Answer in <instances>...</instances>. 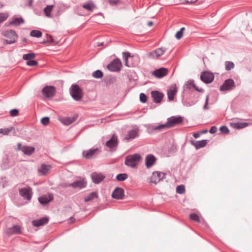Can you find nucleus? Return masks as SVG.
Returning a JSON list of instances; mask_svg holds the SVG:
<instances>
[{
  "label": "nucleus",
  "instance_id": "f257e3e1",
  "mask_svg": "<svg viewBox=\"0 0 252 252\" xmlns=\"http://www.w3.org/2000/svg\"><path fill=\"white\" fill-rule=\"evenodd\" d=\"M183 121V118L181 116H172L167 119L165 124L154 126L153 129L160 131L165 128H169L181 124Z\"/></svg>",
  "mask_w": 252,
  "mask_h": 252
},
{
  "label": "nucleus",
  "instance_id": "f03ea898",
  "mask_svg": "<svg viewBox=\"0 0 252 252\" xmlns=\"http://www.w3.org/2000/svg\"><path fill=\"white\" fill-rule=\"evenodd\" d=\"M69 93L73 98L76 101H80L83 97L82 89L77 84H72L70 88Z\"/></svg>",
  "mask_w": 252,
  "mask_h": 252
},
{
  "label": "nucleus",
  "instance_id": "7ed1b4c3",
  "mask_svg": "<svg viewBox=\"0 0 252 252\" xmlns=\"http://www.w3.org/2000/svg\"><path fill=\"white\" fill-rule=\"evenodd\" d=\"M141 159V156L138 154L129 155L126 158L125 164L128 166L135 168Z\"/></svg>",
  "mask_w": 252,
  "mask_h": 252
},
{
  "label": "nucleus",
  "instance_id": "20e7f679",
  "mask_svg": "<svg viewBox=\"0 0 252 252\" xmlns=\"http://www.w3.org/2000/svg\"><path fill=\"white\" fill-rule=\"evenodd\" d=\"M2 34L7 38V39L4 40V43L11 44L16 42V39L18 37L16 32L12 30L4 31Z\"/></svg>",
  "mask_w": 252,
  "mask_h": 252
},
{
  "label": "nucleus",
  "instance_id": "39448f33",
  "mask_svg": "<svg viewBox=\"0 0 252 252\" xmlns=\"http://www.w3.org/2000/svg\"><path fill=\"white\" fill-rule=\"evenodd\" d=\"M123 58L125 61V64L128 67H131L135 66L133 63H130L128 60H139V58L137 56H131L130 54L127 52L123 53Z\"/></svg>",
  "mask_w": 252,
  "mask_h": 252
},
{
  "label": "nucleus",
  "instance_id": "423d86ee",
  "mask_svg": "<svg viewBox=\"0 0 252 252\" xmlns=\"http://www.w3.org/2000/svg\"><path fill=\"white\" fill-rule=\"evenodd\" d=\"M122 63L119 59H114L107 66L108 69L112 72L120 71Z\"/></svg>",
  "mask_w": 252,
  "mask_h": 252
},
{
  "label": "nucleus",
  "instance_id": "0eeeda50",
  "mask_svg": "<svg viewBox=\"0 0 252 252\" xmlns=\"http://www.w3.org/2000/svg\"><path fill=\"white\" fill-rule=\"evenodd\" d=\"M166 174L163 172L155 171L151 177L150 183L157 184L165 178Z\"/></svg>",
  "mask_w": 252,
  "mask_h": 252
},
{
  "label": "nucleus",
  "instance_id": "6e6552de",
  "mask_svg": "<svg viewBox=\"0 0 252 252\" xmlns=\"http://www.w3.org/2000/svg\"><path fill=\"white\" fill-rule=\"evenodd\" d=\"M99 149L96 148L91 149L88 150L83 151L82 152L83 157L87 159H90L95 158L98 154Z\"/></svg>",
  "mask_w": 252,
  "mask_h": 252
},
{
  "label": "nucleus",
  "instance_id": "1a4fd4ad",
  "mask_svg": "<svg viewBox=\"0 0 252 252\" xmlns=\"http://www.w3.org/2000/svg\"><path fill=\"white\" fill-rule=\"evenodd\" d=\"M43 95L47 98L53 97L56 94V88L52 86H46L42 90Z\"/></svg>",
  "mask_w": 252,
  "mask_h": 252
},
{
  "label": "nucleus",
  "instance_id": "9d476101",
  "mask_svg": "<svg viewBox=\"0 0 252 252\" xmlns=\"http://www.w3.org/2000/svg\"><path fill=\"white\" fill-rule=\"evenodd\" d=\"M19 194L24 198L30 200L32 196V189L30 187L20 189L19 190Z\"/></svg>",
  "mask_w": 252,
  "mask_h": 252
},
{
  "label": "nucleus",
  "instance_id": "9b49d317",
  "mask_svg": "<svg viewBox=\"0 0 252 252\" xmlns=\"http://www.w3.org/2000/svg\"><path fill=\"white\" fill-rule=\"evenodd\" d=\"M235 87V83L233 79H228L225 80L223 84L220 86V90L221 91H229Z\"/></svg>",
  "mask_w": 252,
  "mask_h": 252
},
{
  "label": "nucleus",
  "instance_id": "f8f14e48",
  "mask_svg": "<svg viewBox=\"0 0 252 252\" xmlns=\"http://www.w3.org/2000/svg\"><path fill=\"white\" fill-rule=\"evenodd\" d=\"M111 196L116 199H123L125 196L124 189L120 187H116L112 192Z\"/></svg>",
  "mask_w": 252,
  "mask_h": 252
},
{
  "label": "nucleus",
  "instance_id": "ddd939ff",
  "mask_svg": "<svg viewBox=\"0 0 252 252\" xmlns=\"http://www.w3.org/2000/svg\"><path fill=\"white\" fill-rule=\"evenodd\" d=\"M214 79V74L208 71H204L202 72L200 75V79L206 84L211 83Z\"/></svg>",
  "mask_w": 252,
  "mask_h": 252
},
{
  "label": "nucleus",
  "instance_id": "4468645a",
  "mask_svg": "<svg viewBox=\"0 0 252 252\" xmlns=\"http://www.w3.org/2000/svg\"><path fill=\"white\" fill-rule=\"evenodd\" d=\"M91 177L94 183L98 184L105 179V176L101 173L94 172L91 174Z\"/></svg>",
  "mask_w": 252,
  "mask_h": 252
},
{
  "label": "nucleus",
  "instance_id": "2eb2a0df",
  "mask_svg": "<svg viewBox=\"0 0 252 252\" xmlns=\"http://www.w3.org/2000/svg\"><path fill=\"white\" fill-rule=\"evenodd\" d=\"M166 51V49L161 47L153 51L148 54V57L151 59H158Z\"/></svg>",
  "mask_w": 252,
  "mask_h": 252
},
{
  "label": "nucleus",
  "instance_id": "dca6fc26",
  "mask_svg": "<svg viewBox=\"0 0 252 252\" xmlns=\"http://www.w3.org/2000/svg\"><path fill=\"white\" fill-rule=\"evenodd\" d=\"M40 204L46 205L53 200V195L52 193L43 195L38 198Z\"/></svg>",
  "mask_w": 252,
  "mask_h": 252
},
{
  "label": "nucleus",
  "instance_id": "f3484780",
  "mask_svg": "<svg viewBox=\"0 0 252 252\" xmlns=\"http://www.w3.org/2000/svg\"><path fill=\"white\" fill-rule=\"evenodd\" d=\"M168 72V70L164 67H161L159 69L155 70L152 74L156 77L161 78L165 76Z\"/></svg>",
  "mask_w": 252,
  "mask_h": 252
},
{
  "label": "nucleus",
  "instance_id": "a211bd4d",
  "mask_svg": "<svg viewBox=\"0 0 252 252\" xmlns=\"http://www.w3.org/2000/svg\"><path fill=\"white\" fill-rule=\"evenodd\" d=\"M118 144V139L117 136L113 135L111 138L107 141L106 143V146L110 148L115 150Z\"/></svg>",
  "mask_w": 252,
  "mask_h": 252
},
{
  "label": "nucleus",
  "instance_id": "6ab92c4d",
  "mask_svg": "<svg viewBox=\"0 0 252 252\" xmlns=\"http://www.w3.org/2000/svg\"><path fill=\"white\" fill-rule=\"evenodd\" d=\"M151 96L154 102L159 103L161 102L164 94L158 91H153L151 92Z\"/></svg>",
  "mask_w": 252,
  "mask_h": 252
},
{
  "label": "nucleus",
  "instance_id": "aec40b11",
  "mask_svg": "<svg viewBox=\"0 0 252 252\" xmlns=\"http://www.w3.org/2000/svg\"><path fill=\"white\" fill-rule=\"evenodd\" d=\"M49 221L48 217H43L39 219L34 220L32 221V224L35 227H39L47 224Z\"/></svg>",
  "mask_w": 252,
  "mask_h": 252
},
{
  "label": "nucleus",
  "instance_id": "412c9836",
  "mask_svg": "<svg viewBox=\"0 0 252 252\" xmlns=\"http://www.w3.org/2000/svg\"><path fill=\"white\" fill-rule=\"evenodd\" d=\"M86 183L83 180H77L75 181L72 183L69 184L68 185H66L65 187H71L74 189H81L84 188L86 187Z\"/></svg>",
  "mask_w": 252,
  "mask_h": 252
},
{
  "label": "nucleus",
  "instance_id": "4be33fe9",
  "mask_svg": "<svg viewBox=\"0 0 252 252\" xmlns=\"http://www.w3.org/2000/svg\"><path fill=\"white\" fill-rule=\"evenodd\" d=\"M156 158L152 154H149L145 158V164L147 168L151 167L156 162Z\"/></svg>",
  "mask_w": 252,
  "mask_h": 252
},
{
  "label": "nucleus",
  "instance_id": "5701e85b",
  "mask_svg": "<svg viewBox=\"0 0 252 252\" xmlns=\"http://www.w3.org/2000/svg\"><path fill=\"white\" fill-rule=\"evenodd\" d=\"M6 233L9 235L14 234H20L22 233L21 227L18 225H13L11 227L7 229Z\"/></svg>",
  "mask_w": 252,
  "mask_h": 252
},
{
  "label": "nucleus",
  "instance_id": "b1692460",
  "mask_svg": "<svg viewBox=\"0 0 252 252\" xmlns=\"http://www.w3.org/2000/svg\"><path fill=\"white\" fill-rule=\"evenodd\" d=\"M207 140H202L200 141H190L191 144L194 146L196 149H199L200 148L204 147L207 144Z\"/></svg>",
  "mask_w": 252,
  "mask_h": 252
},
{
  "label": "nucleus",
  "instance_id": "393cba45",
  "mask_svg": "<svg viewBox=\"0 0 252 252\" xmlns=\"http://www.w3.org/2000/svg\"><path fill=\"white\" fill-rule=\"evenodd\" d=\"M138 136V130L136 129H132L129 131L126 135L125 140L129 141L134 139Z\"/></svg>",
  "mask_w": 252,
  "mask_h": 252
},
{
  "label": "nucleus",
  "instance_id": "a878e982",
  "mask_svg": "<svg viewBox=\"0 0 252 252\" xmlns=\"http://www.w3.org/2000/svg\"><path fill=\"white\" fill-rule=\"evenodd\" d=\"M177 92V89L175 85L172 86L170 89L167 91L168 99L169 101L173 100L174 96Z\"/></svg>",
  "mask_w": 252,
  "mask_h": 252
},
{
  "label": "nucleus",
  "instance_id": "bb28decb",
  "mask_svg": "<svg viewBox=\"0 0 252 252\" xmlns=\"http://www.w3.org/2000/svg\"><path fill=\"white\" fill-rule=\"evenodd\" d=\"M98 193L96 191L92 192L88 194L84 198V201L87 202L98 198Z\"/></svg>",
  "mask_w": 252,
  "mask_h": 252
},
{
  "label": "nucleus",
  "instance_id": "cd10ccee",
  "mask_svg": "<svg viewBox=\"0 0 252 252\" xmlns=\"http://www.w3.org/2000/svg\"><path fill=\"white\" fill-rule=\"evenodd\" d=\"M50 167L51 166L49 165L43 164L41 165L40 168L38 169V172H40L42 175H45L50 170Z\"/></svg>",
  "mask_w": 252,
  "mask_h": 252
},
{
  "label": "nucleus",
  "instance_id": "c85d7f7f",
  "mask_svg": "<svg viewBox=\"0 0 252 252\" xmlns=\"http://www.w3.org/2000/svg\"><path fill=\"white\" fill-rule=\"evenodd\" d=\"M34 148L31 146H23L22 148V152L26 155H31L34 151Z\"/></svg>",
  "mask_w": 252,
  "mask_h": 252
},
{
  "label": "nucleus",
  "instance_id": "c756f323",
  "mask_svg": "<svg viewBox=\"0 0 252 252\" xmlns=\"http://www.w3.org/2000/svg\"><path fill=\"white\" fill-rule=\"evenodd\" d=\"M82 7L88 11H93L96 7L92 1H90L82 5Z\"/></svg>",
  "mask_w": 252,
  "mask_h": 252
},
{
  "label": "nucleus",
  "instance_id": "7c9ffc66",
  "mask_svg": "<svg viewBox=\"0 0 252 252\" xmlns=\"http://www.w3.org/2000/svg\"><path fill=\"white\" fill-rule=\"evenodd\" d=\"M24 23V20L22 17L15 18L10 22V25L19 26Z\"/></svg>",
  "mask_w": 252,
  "mask_h": 252
},
{
  "label": "nucleus",
  "instance_id": "2f4dec72",
  "mask_svg": "<svg viewBox=\"0 0 252 252\" xmlns=\"http://www.w3.org/2000/svg\"><path fill=\"white\" fill-rule=\"evenodd\" d=\"M249 125L248 123H236L232 124L231 126L235 129H241L248 126Z\"/></svg>",
  "mask_w": 252,
  "mask_h": 252
},
{
  "label": "nucleus",
  "instance_id": "473e14b6",
  "mask_svg": "<svg viewBox=\"0 0 252 252\" xmlns=\"http://www.w3.org/2000/svg\"><path fill=\"white\" fill-rule=\"evenodd\" d=\"M61 121L63 124L68 126L74 121V119L70 117H64L62 118Z\"/></svg>",
  "mask_w": 252,
  "mask_h": 252
},
{
  "label": "nucleus",
  "instance_id": "72a5a7b5",
  "mask_svg": "<svg viewBox=\"0 0 252 252\" xmlns=\"http://www.w3.org/2000/svg\"><path fill=\"white\" fill-rule=\"evenodd\" d=\"M54 7L53 5H47L46 7H45L44 9V12L46 15V16L48 17H51V11L53 9V8Z\"/></svg>",
  "mask_w": 252,
  "mask_h": 252
},
{
  "label": "nucleus",
  "instance_id": "f704fd0d",
  "mask_svg": "<svg viewBox=\"0 0 252 252\" xmlns=\"http://www.w3.org/2000/svg\"><path fill=\"white\" fill-rule=\"evenodd\" d=\"M42 35V32L39 30H32L30 32V35L37 38L40 37Z\"/></svg>",
  "mask_w": 252,
  "mask_h": 252
},
{
  "label": "nucleus",
  "instance_id": "c9c22d12",
  "mask_svg": "<svg viewBox=\"0 0 252 252\" xmlns=\"http://www.w3.org/2000/svg\"><path fill=\"white\" fill-rule=\"evenodd\" d=\"M35 58V54L33 53L24 54L23 56V59L24 60L29 61Z\"/></svg>",
  "mask_w": 252,
  "mask_h": 252
},
{
  "label": "nucleus",
  "instance_id": "e433bc0d",
  "mask_svg": "<svg viewBox=\"0 0 252 252\" xmlns=\"http://www.w3.org/2000/svg\"><path fill=\"white\" fill-rule=\"evenodd\" d=\"M128 178V175L126 173L119 174L116 176V179L119 181H124Z\"/></svg>",
  "mask_w": 252,
  "mask_h": 252
},
{
  "label": "nucleus",
  "instance_id": "4c0bfd02",
  "mask_svg": "<svg viewBox=\"0 0 252 252\" xmlns=\"http://www.w3.org/2000/svg\"><path fill=\"white\" fill-rule=\"evenodd\" d=\"M103 72L100 70H97L94 71L92 76L95 78H101L103 77Z\"/></svg>",
  "mask_w": 252,
  "mask_h": 252
},
{
  "label": "nucleus",
  "instance_id": "58836bf2",
  "mask_svg": "<svg viewBox=\"0 0 252 252\" xmlns=\"http://www.w3.org/2000/svg\"><path fill=\"white\" fill-rule=\"evenodd\" d=\"M225 70L227 71H229L234 67V64L232 62L229 61H226L225 63Z\"/></svg>",
  "mask_w": 252,
  "mask_h": 252
},
{
  "label": "nucleus",
  "instance_id": "ea45409f",
  "mask_svg": "<svg viewBox=\"0 0 252 252\" xmlns=\"http://www.w3.org/2000/svg\"><path fill=\"white\" fill-rule=\"evenodd\" d=\"M189 219L193 221L199 222L200 219L197 214L195 213H192L189 215Z\"/></svg>",
  "mask_w": 252,
  "mask_h": 252
},
{
  "label": "nucleus",
  "instance_id": "a19ab883",
  "mask_svg": "<svg viewBox=\"0 0 252 252\" xmlns=\"http://www.w3.org/2000/svg\"><path fill=\"white\" fill-rule=\"evenodd\" d=\"M198 0H179V4H192L196 2Z\"/></svg>",
  "mask_w": 252,
  "mask_h": 252
},
{
  "label": "nucleus",
  "instance_id": "79ce46f5",
  "mask_svg": "<svg viewBox=\"0 0 252 252\" xmlns=\"http://www.w3.org/2000/svg\"><path fill=\"white\" fill-rule=\"evenodd\" d=\"M176 192L179 194H183L185 192V188L183 185L178 186L176 188Z\"/></svg>",
  "mask_w": 252,
  "mask_h": 252
},
{
  "label": "nucleus",
  "instance_id": "37998d69",
  "mask_svg": "<svg viewBox=\"0 0 252 252\" xmlns=\"http://www.w3.org/2000/svg\"><path fill=\"white\" fill-rule=\"evenodd\" d=\"M8 17V15L4 13H0V23L5 21Z\"/></svg>",
  "mask_w": 252,
  "mask_h": 252
},
{
  "label": "nucleus",
  "instance_id": "c03bdc74",
  "mask_svg": "<svg viewBox=\"0 0 252 252\" xmlns=\"http://www.w3.org/2000/svg\"><path fill=\"white\" fill-rule=\"evenodd\" d=\"M12 127H10V128H0V133H2L4 135L8 134L10 131L12 130Z\"/></svg>",
  "mask_w": 252,
  "mask_h": 252
},
{
  "label": "nucleus",
  "instance_id": "a18cd8bd",
  "mask_svg": "<svg viewBox=\"0 0 252 252\" xmlns=\"http://www.w3.org/2000/svg\"><path fill=\"white\" fill-rule=\"evenodd\" d=\"M37 64H38V63L37 61H36L35 60H29V61H27L26 63V64L27 65L31 66H34L37 65Z\"/></svg>",
  "mask_w": 252,
  "mask_h": 252
},
{
  "label": "nucleus",
  "instance_id": "49530a36",
  "mask_svg": "<svg viewBox=\"0 0 252 252\" xmlns=\"http://www.w3.org/2000/svg\"><path fill=\"white\" fill-rule=\"evenodd\" d=\"M193 85H194V81L190 80L187 82L186 84V88L187 89L190 90L191 87H192Z\"/></svg>",
  "mask_w": 252,
  "mask_h": 252
},
{
  "label": "nucleus",
  "instance_id": "de8ad7c7",
  "mask_svg": "<svg viewBox=\"0 0 252 252\" xmlns=\"http://www.w3.org/2000/svg\"><path fill=\"white\" fill-rule=\"evenodd\" d=\"M50 37V39H46L44 40L42 42H41V43L45 44L47 42L55 44L56 43V42L54 41V39L53 38V37L51 35L49 36Z\"/></svg>",
  "mask_w": 252,
  "mask_h": 252
},
{
  "label": "nucleus",
  "instance_id": "09e8293b",
  "mask_svg": "<svg viewBox=\"0 0 252 252\" xmlns=\"http://www.w3.org/2000/svg\"><path fill=\"white\" fill-rule=\"evenodd\" d=\"M108 3L112 6L117 5L121 3V0H108Z\"/></svg>",
  "mask_w": 252,
  "mask_h": 252
},
{
  "label": "nucleus",
  "instance_id": "8fccbe9b",
  "mask_svg": "<svg viewBox=\"0 0 252 252\" xmlns=\"http://www.w3.org/2000/svg\"><path fill=\"white\" fill-rule=\"evenodd\" d=\"M49 120L50 119L49 117H45L42 118L41 122L44 126H47L49 123Z\"/></svg>",
  "mask_w": 252,
  "mask_h": 252
},
{
  "label": "nucleus",
  "instance_id": "3c124183",
  "mask_svg": "<svg viewBox=\"0 0 252 252\" xmlns=\"http://www.w3.org/2000/svg\"><path fill=\"white\" fill-rule=\"evenodd\" d=\"M147 96L143 93L140 94V100L142 103H145L147 101Z\"/></svg>",
  "mask_w": 252,
  "mask_h": 252
},
{
  "label": "nucleus",
  "instance_id": "603ef678",
  "mask_svg": "<svg viewBox=\"0 0 252 252\" xmlns=\"http://www.w3.org/2000/svg\"><path fill=\"white\" fill-rule=\"evenodd\" d=\"M220 130L221 131V132L223 133H228L229 131L228 127L225 126H221L220 127Z\"/></svg>",
  "mask_w": 252,
  "mask_h": 252
},
{
  "label": "nucleus",
  "instance_id": "864d4df0",
  "mask_svg": "<svg viewBox=\"0 0 252 252\" xmlns=\"http://www.w3.org/2000/svg\"><path fill=\"white\" fill-rule=\"evenodd\" d=\"M19 111L16 109H13L10 111V114L12 117H15L18 115Z\"/></svg>",
  "mask_w": 252,
  "mask_h": 252
},
{
  "label": "nucleus",
  "instance_id": "5fc2aeb1",
  "mask_svg": "<svg viewBox=\"0 0 252 252\" xmlns=\"http://www.w3.org/2000/svg\"><path fill=\"white\" fill-rule=\"evenodd\" d=\"M209 95H207L206 99H205V103L203 106V109L204 110H207L208 109V101H209Z\"/></svg>",
  "mask_w": 252,
  "mask_h": 252
},
{
  "label": "nucleus",
  "instance_id": "6e6d98bb",
  "mask_svg": "<svg viewBox=\"0 0 252 252\" xmlns=\"http://www.w3.org/2000/svg\"><path fill=\"white\" fill-rule=\"evenodd\" d=\"M183 33L181 31H178L176 33L175 37L177 39H180L183 36Z\"/></svg>",
  "mask_w": 252,
  "mask_h": 252
},
{
  "label": "nucleus",
  "instance_id": "4d7b16f0",
  "mask_svg": "<svg viewBox=\"0 0 252 252\" xmlns=\"http://www.w3.org/2000/svg\"><path fill=\"white\" fill-rule=\"evenodd\" d=\"M217 128L216 126H212L210 130H209V132L212 133V134H213V133H215L217 132Z\"/></svg>",
  "mask_w": 252,
  "mask_h": 252
},
{
  "label": "nucleus",
  "instance_id": "13d9d810",
  "mask_svg": "<svg viewBox=\"0 0 252 252\" xmlns=\"http://www.w3.org/2000/svg\"><path fill=\"white\" fill-rule=\"evenodd\" d=\"M192 87L197 91L199 92H203L204 91L203 89L201 88H199L198 87H197L195 84L194 83V85H193Z\"/></svg>",
  "mask_w": 252,
  "mask_h": 252
},
{
  "label": "nucleus",
  "instance_id": "bf43d9fd",
  "mask_svg": "<svg viewBox=\"0 0 252 252\" xmlns=\"http://www.w3.org/2000/svg\"><path fill=\"white\" fill-rule=\"evenodd\" d=\"M200 134L198 132H196V133H194L193 134V136L195 138H197L199 137Z\"/></svg>",
  "mask_w": 252,
  "mask_h": 252
},
{
  "label": "nucleus",
  "instance_id": "052dcab7",
  "mask_svg": "<svg viewBox=\"0 0 252 252\" xmlns=\"http://www.w3.org/2000/svg\"><path fill=\"white\" fill-rule=\"evenodd\" d=\"M147 25L148 26H151L153 25V22L152 21H150L148 23Z\"/></svg>",
  "mask_w": 252,
  "mask_h": 252
},
{
  "label": "nucleus",
  "instance_id": "680f3d73",
  "mask_svg": "<svg viewBox=\"0 0 252 252\" xmlns=\"http://www.w3.org/2000/svg\"><path fill=\"white\" fill-rule=\"evenodd\" d=\"M185 30V28L184 27L182 28L179 31H181V32L183 33V31Z\"/></svg>",
  "mask_w": 252,
  "mask_h": 252
},
{
  "label": "nucleus",
  "instance_id": "e2e57ef3",
  "mask_svg": "<svg viewBox=\"0 0 252 252\" xmlns=\"http://www.w3.org/2000/svg\"><path fill=\"white\" fill-rule=\"evenodd\" d=\"M32 0H30L29 1V5L31 6L32 5Z\"/></svg>",
  "mask_w": 252,
  "mask_h": 252
},
{
  "label": "nucleus",
  "instance_id": "0e129e2a",
  "mask_svg": "<svg viewBox=\"0 0 252 252\" xmlns=\"http://www.w3.org/2000/svg\"><path fill=\"white\" fill-rule=\"evenodd\" d=\"M50 35H49L48 34H46V36H47V39H50V37H49V36H50Z\"/></svg>",
  "mask_w": 252,
  "mask_h": 252
},
{
  "label": "nucleus",
  "instance_id": "69168bd1",
  "mask_svg": "<svg viewBox=\"0 0 252 252\" xmlns=\"http://www.w3.org/2000/svg\"><path fill=\"white\" fill-rule=\"evenodd\" d=\"M22 41H23V42H25V41H27V39H26V38H24L22 39Z\"/></svg>",
  "mask_w": 252,
  "mask_h": 252
},
{
  "label": "nucleus",
  "instance_id": "338daca9",
  "mask_svg": "<svg viewBox=\"0 0 252 252\" xmlns=\"http://www.w3.org/2000/svg\"><path fill=\"white\" fill-rule=\"evenodd\" d=\"M21 144L20 143H19L18 144V148H20V147L21 146Z\"/></svg>",
  "mask_w": 252,
  "mask_h": 252
},
{
  "label": "nucleus",
  "instance_id": "774afa93",
  "mask_svg": "<svg viewBox=\"0 0 252 252\" xmlns=\"http://www.w3.org/2000/svg\"><path fill=\"white\" fill-rule=\"evenodd\" d=\"M207 130H204V131H203V132H207Z\"/></svg>",
  "mask_w": 252,
  "mask_h": 252
}]
</instances>
